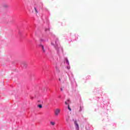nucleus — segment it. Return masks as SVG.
I'll return each mask as SVG.
<instances>
[{
    "label": "nucleus",
    "mask_w": 130,
    "mask_h": 130,
    "mask_svg": "<svg viewBox=\"0 0 130 130\" xmlns=\"http://www.w3.org/2000/svg\"><path fill=\"white\" fill-rule=\"evenodd\" d=\"M60 112V110H59V109H56L55 111H54V114L55 115V116H58V114H59Z\"/></svg>",
    "instance_id": "1"
},
{
    "label": "nucleus",
    "mask_w": 130,
    "mask_h": 130,
    "mask_svg": "<svg viewBox=\"0 0 130 130\" xmlns=\"http://www.w3.org/2000/svg\"><path fill=\"white\" fill-rule=\"evenodd\" d=\"M75 124L76 125V130H79V124H78V123H77V121H74Z\"/></svg>",
    "instance_id": "2"
},
{
    "label": "nucleus",
    "mask_w": 130,
    "mask_h": 130,
    "mask_svg": "<svg viewBox=\"0 0 130 130\" xmlns=\"http://www.w3.org/2000/svg\"><path fill=\"white\" fill-rule=\"evenodd\" d=\"M41 47H42V50H43V51H44V52H45V50L44 49V46L41 45Z\"/></svg>",
    "instance_id": "3"
},
{
    "label": "nucleus",
    "mask_w": 130,
    "mask_h": 130,
    "mask_svg": "<svg viewBox=\"0 0 130 130\" xmlns=\"http://www.w3.org/2000/svg\"><path fill=\"white\" fill-rule=\"evenodd\" d=\"M83 110V107L82 106H80L79 112H81Z\"/></svg>",
    "instance_id": "4"
},
{
    "label": "nucleus",
    "mask_w": 130,
    "mask_h": 130,
    "mask_svg": "<svg viewBox=\"0 0 130 130\" xmlns=\"http://www.w3.org/2000/svg\"><path fill=\"white\" fill-rule=\"evenodd\" d=\"M35 11L36 12V14H38V11L37 10V9L36 7H34Z\"/></svg>",
    "instance_id": "5"
},
{
    "label": "nucleus",
    "mask_w": 130,
    "mask_h": 130,
    "mask_svg": "<svg viewBox=\"0 0 130 130\" xmlns=\"http://www.w3.org/2000/svg\"><path fill=\"white\" fill-rule=\"evenodd\" d=\"M50 124H51L52 125H54L55 124V122H54L53 121H51Z\"/></svg>",
    "instance_id": "6"
},
{
    "label": "nucleus",
    "mask_w": 130,
    "mask_h": 130,
    "mask_svg": "<svg viewBox=\"0 0 130 130\" xmlns=\"http://www.w3.org/2000/svg\"><path fill=\"white\" fill-rule=\"evenodd\" d=\"M24 68H27V64L26 63H23Z\"/></svg>",
    "instance_id": "7"
},
{
    "label": "nucleus",
    "mask_w": 130,
    "mask_h": 130,
    "mask_svg": "<svg viewBox=\"0 0 130 130\" xmlns=\"http://www.w3.org/2000/svg\"><path fill=\"white\" fill-rule=\"evenodd\" d=\"M66 62L68 63V64H70V62H69V60L68 59H66Z\"/></svg>",
    "instance_id": "8"
},
{
    "label": "nucleus",
    "mask_w": 130,
    "mask_h": 130,
    "mask_svg": "<svg viewBox=\"0 0 130 130\" xmlns=\"http://www.w3.org/2000/svg\"><path fill=\"white\" fill-rule=\"evenodd\" d=\"M38 107H39V108H42V105H39Z\"/></svg>",
    "instance_id": "9"
},
{
    "label": "nucleus",
    "mask_w": 130,
    "mask_h": 130,
    "mask_svg": "<svg viewBox=\"0 0 130 130\" xmlns=\"http://www.w3.org/2000/svg\"><path fill=\"white\" fill-rule=\"evenodd\" d=\"M68 109H69V110L70 111H72V109H71V108H70V105H68Z\"/></svg>",
    "instance_id": "10"
},
{
    "label": "nucleus",
    "mask_w": 130,
    "mask_h": 130,
    "mask_svg": "<svg viewBox=\"0 0 130 130\" xmlns=\"http://www.w3.org/2000/svg\"><path fill=\"white\" fill-rule=\"evenodd\" d=\"M68 70H70L71 69V67L69 66L67 67Z\"/></svg>",
    "instance_id": "11"
},
{
    "label": "nucleus",
    "mask_w": 130,
    "mask_h": 130,
    "mask_svg": "<svg viewBox=\"0 0 130 130\" xmlns=\"http://www.w3.org/2000/svg\"><path fill=\"white\" fill-rule=\"evenodd\" d=\"M66 105H68V103L67 102H65Z\"/></svg>",
    "instance_id": "12"
},
{
    "label": "nucleus",
    "mask_w": 130,
    "mask_h": 130,
    "mask_svg": "<svg viewBox=\"0 0 130 130\" xmlns=\"http://www.w3.org/2000/svg\"><path fill=\"white\" fill-rule=\"evenodd\" d=\"M60 90L62 91V88H60Z\"/></svg>",
    "instance_id": "13"
},
{
    "label": "nucleus",
    "mask_w": 130,
    "mask_h": 130,
    "mask_svg": "<svg viewBox=\"0 0 130 130\" xmlns=\"http://www.w3.org/2000/svg\"><path fill=\"white\" fill-rule=\"evenodd\" d=\"M7 7H8V5H6V7L7 8Z\"/></svg>",
    "instance_id": "14"
},
{
    "label": "nucleus",
    "mask_w": 130,
    "mask_h": 130,
    "mask_svg": "<svg viewBox=\"0 0 130 130\" xmlns=\"http://www.w3.org/2000/svg\"><path fill=\"white\" fill-rule=\"evenodd\" d=\"M59 81H60V78L59 79Z\"/></svg>",
    "instance_id": "15"
},
{
    "label": "nucleus",
    "mask_w": 130,
    "mask_h": 130,
    "mask_svg": "<svg viewBox=\"0 0 130 130\" xmlns=\"http://www.w3.org/2000/svg\"><path fill=\"white\" fill-rule=\"evenodd\" d=\"M68 101H70V99H68Z\"/></svg>",
    "instance_id": "16"
}]
</instances>
